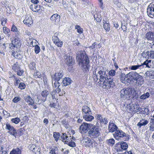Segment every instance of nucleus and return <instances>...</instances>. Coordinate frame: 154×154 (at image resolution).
Listing matches in <instances>:
<instances>
[{"instance_id":"a211bd4d","label":"nucleus","mask_w":154,"mask_h":154,"mask_svg":"<svg viewBox=\"0 0 154 154\" xmlns=\"http://www.w3.org/2000/svg\"><path fill=\"white\" fill-rule=\"evenodd\" d=\"M12 42L13 43L16 48H20L21 45V44L20 40H18L16 38L14 37H12L11 38Z\"/></svg>"},{"instance_id":"49530a36","label":"nucleus","mask_w":154,"mask_h":154,"mask_svg":"<svg viewBox=\"0 0 154 154\" xmlns=\"http://www.w3.org/2000/svg\"><path fill=\"white\" fill-rule=\"evenodd\" d=\"M11 121L12 122L15 123V124H17L20 121V119L19 118L16 117L15 118L12 119Z\"/></svg>"},{"instance_id":"20e7f679","label":"nucleus","mask_w":154,"mask_h":154,"mask_svg":"<svg viewBox=\"0 0 154 154\" xmlns=\"http://www.w3.org/2000/svg\"><path fill=\"white\" fill-rule=\"evenodd\" d=\"M82 142L83 145L86 147H93L97 145V143L94 141H92L90 138L86 137H84Z\"/></svg>"},{"instance_id":"1a4fd4ad","label":"nucleus","mask_w":154,"mask_h":154,"mask_svg":"<svg viewBox=\"0 0 154 154\" xmlns=\"http://www.w3.org/2000/svg\"><path fill=\"white\" fill-rule=\"evenodd\" d=\"M114 137L117 140L121 139V138L126 136V134L119 129L113 134Z\"/></svg>"},{"instance_id":"39448f33","label":"nucleus","mask_w":154,"mask_h":154,"mask_svg":"<svg viewBox=\"0 0 154 154\" xmlns=\"http://www.w3.org/2000/svg\"><path fill=\"white\" fill-rule=\"evenodd\" d=\"M139 74L135 72L131 71L126 75V81L128 83L131 82L133 79L135 80Z\"/></svg>"},{"instance_id":"338daca9","label":"nucleus","mask_w":154,"mask_h":154,"mask_svg":"<svg viewBox=\"0 0 154 154\" xmlns=\"http://www.w3.org/2000/svg\"><path fill=\"white\" fill-rule=\"evenodd\" d=\"M101 123H102L104 125H106L107 124L108 122V121L107 119L106 118H104L103 119H103L100 122Z\"/></svg>"},{"instance_id":"09e8293b","label":"nucleus","mask_w":154,"mask_h":154,"mask_svg":"<svg viewBox=\"0 0 154 154\" xmlns=\"http://www.w3.org/2000/svg\"><path fill=\"white\" fill-rule=\"evenodd\" d=\"M92 78L93 79L94 81V82H97L98 83L99 79H100L98 78H97V75L96 74V72H95V73L93 74V75Z\"/></svg>"},{"instance_id":"e2e57ef3","label":"nucleus","mask_w":154,"mask_h":154,"mask_svg":"<svg viewBox=\"0 0 154 154\" xmlns=\"http://www.w3.org/2000/svg\"><path fill=\"white\" fill-rule=\"evenodd\" d=\"M96 118L100 122L103 119V117L100 114H97L96 116Z\"/></svg>"},{"instance_id":"0eeeda50","label":"nucleus","mask_w":154,"mask_h":154,"mask_svg":"<svg viewBox=\"0 0 154 154\" xmlns=\"http://www.w3.org/2000/svg\"><path fill=\"white\" fill-rule=\"evenodd\" d=\"M106 68L103 67L100 68L98 72V74L100 75V79L98 83H99L100 81H103L104 79H106V78L109 77L106 74Z\"/></svg>"},{"instance_id":"bf43d9fd","label":"nucleus","mask_w":154,"mask_h":154,"mask_svg":"<svg viewBox=\"0 0 154 154\" xmlns=\"http://www.w3.org/2000/svg\"><path fill=\"white\" fill-rule=\"evenodd\" d=\"M16 72H17V75L19 76H21L23 73L24 71L23 70H22L20 68L19 69V70Z\"/></svg>"},{"instance_id":"ea45409f","label":"nucleus","mask_w":154,"mask_h":154,"mask_svg":"<svg viewBox=\"0 0 154 154\" xmlns=\"http://www.w3.org/2000/svg\"><path fill=\"white\" fill-rule=\"evenodd\" d=\"M134 104L132 103H130L127 105V108L128 110H129V112H133V107Z\"/></svg>"},{"instance_id":"864d4df0","label":"nucleus","mask_w":154,"mask_h":154,"mask_svg":"<svg viewBox=\"0 0 154 154\" xmlns=\"http://www.w3.org/2000/svg\"><path fill=\"white\" fill-rule=\"evenodd\" d=\"M108 143L109 145H113L115 143V140L113 139H111L107 140Z\"/></svg>"},{"instance_id":"5fc2aeb1","label":"nucleus","mask_w":154,"mask_h":154,"mask_svg":"<svg viewBox=\"0 0 154 154\" xmlns=\"http://www.w3.org/2000/svg\"><path fill=\"white\" fill-rule=\"evenodd\" d=\"M59 81H56L54 83V85H53V88L54 87L55 88H59L60 86V82H58Z\"/></svg>"},{"instance_id":"5701e85b","label":"nucleus","mask_w":154,"mask_h":154,"mask_svg":"<svg viewBox=\"0 0 154 154\" xmlns=\"http://www.w3.org/2000/svg\"><path fill=\"white\" fill-rule=\"evenodd\" d=\"M151 60H146V61H144L143 63H141V64L142 66V68H143L144 66L145 65L146 66L145 67H148L150 68L151 66Z\"/></svg>"},{"instance_id":"e433bc0d","label":"nucleus","mask_w":154,"mask_h":154,"mask_svg":"<svg viewBox=\"0 0 154 154\" xmlns=\"http://www.w3.org/2000/svg\"><path fill=\"white\" fill-rule=\"evenodd\" d=\"M55 91L60 96H62L63 94H65V91L63 90H61L60 88H56Z\"/></svg>"},{"instance_id":"a878e982","label":"nucleus","mask_w":154,"mask_h":154,"mask_svg":"<svg viewBox=\"0 0 154 154\" xmlns=\"http://www.w3.org/2000/svg\"><path fill=\"white\" fill-rule=\"evenodd\" d=\"M71 82V80L70 78L66 77L63 80V85L66 86L69 85Z\"/></svg>"},{"instance_id":"6ab92c4d","label":"nucleus","mask_w":154,"mask_h":154,"mask_svg":"<svg viewBox=\"0 0 154 154\" xmlns=\"http://www.w3.org/2000/svg\"><path fill=\"white\" fill-rule=\"evenodd\" d=\"M30 8L34 12H39L40 11L41 6L39 5L32 4L30 5Z\"/></svg>"},{"instance_id":"13d9d810","label":"nucleus","mask_w":154,"mask_h":154,"mask_svg":"<svg viewBox=\"0 0 154 154\" xmlns=\"http://www.w3.org/2000/svg\"><path fill=\"white\" fill-rule=\"evenodd\" d=\"M3 30L4 33L5 34H7L10 32V29L7 27H3Z\"/></svg>"},{"instance_id":"2f4dec72","label":"nucleus","mask_w":154,"mask_h":154,"mask_svg":"<svg viewBox=\"0 0 154 154\" xmlns=\"http://www.w3.org/2000/svg\"><path fill=\"white\" fill-rule=\"evenodd\" d=\"M133 112H140L142 109V108L140 107L138 105L134 104V105Z\"/></svg>"},{"instance_id":"69168bd1","label":"nucleus","mask_w":154,"mask_h":154,"mask_svg":"<svg viewBox=\"0 0 154 154\" xmlns=\"http://www.w3.org/2000/svg\"><path fill=\"white\" fill-rule=\"evenodd\" d=\"M20 100L21 98L19 97H15L13 100V101L14 103H17Z\"/></svg>"},{"instance_id":"9d476101","label":"nucleus","mask_w":154,"mask_h":154,"mask_svg":"<svg viewBox=\"0 0 154 154\" xmlns=\"http://www.w3.org/2000/svg\"><path fill=\"white\" fill-rule=\"evenodd\" d=\"M92 124L84 123L82 124L79 127V132L82 134L85 133L87 131L88 129H90V127Z\"/></svg>"},{"instance_id":"0e129e2a","label":"nucleus","mask_w":154,"mask_h":154,"mask_svg":"<svg viewBox=\"0 0 154 154\" xmlns=\"http://www.w3.org/2000/svg\"><path fill=\"white\" fill-rule=\"evenodd\" d=\"M14 77L15 79V81L14 82V85L15 86H17L18 85V84L20 82V80L16 78L15 76H14Z\"/></svg>"},{"instance_id":"f03ea898","label":"nucleus","mask_w":154,"mask_h":154,"mask_svg":"<svg viewBox=\"0 0 154 154\" xmlns=\"http://www.w3.org/2000/svg\"><path fill=\"white\" fill-rule=\"evenodd\" d=\"M88 132L90 137L92 138H95L100 135L101 133L98 126H96L93 124H92Z\"/></svg>"},{"instance_id":"bb28decb","label":"nucleus","mask_w":154,"mask_h":154,"mask_svg":"<svg viewBox=\"0 0 154 154\" xmlns=\"http://www.w3.org/2000/svg\"><path fill=\"white\" fill-rule=\"evenodd\" d=\"M82 111L85 113V115L91 114V112L90 108L87 106H85L83 107Z\"/></svg>"},{"instance_id":"dca6fc26","label":"nucleus","mask_w":154,"mask_h":154,"mask_svg":"<svg viewBox=\"0 0 154 154\" xmlns=\"http://www.w3.org/2000/svg\"><path fill=\"white\" fill-rule=\"evenodd\" d=\"M64 58L65 60V62L67 65L69 66H71L72 65L73 62L72 57H70L66 54L64 56Z\"/></svg>"},{"instance_id":"58836bf2","label":"nucleus","mask_w":154,"mask_h":154,"mask_svg":"<svg viewBox=\"0 0 154 154\" xmlns=\"http://www.w3.org/2000/svg\"><path fill=\"white\" fill-rule=\"evenodd\" d=\"M121 147L122 149L126 150L128 147V145L126 143L122 142L120 143Z\"/></svg>"},{"instance_id":"a19ab883","label":"nucleus","mask_w":154,"mask_h":154,"mask_svg":"<svg viewBox=\"0 0 154 154\" xmlns=\"http://www.w3.org/2000/svg\"><path fill=\"white\" fill-rule=\"evenodd\" d=\"M141 113L143 114L147 115L149 113V110L147 108H142Z\"/></svg>"},{"instance_id":"cd10ccee","label":"nucleus","mask_w":154,"mask_h":154,"mask_svg":"<svg viewBox=\"0 0 154 154\" xmlns=\"http://www.w3.org/2000/svg\"><path fill=\"white\" fill-rule=\"evenodd\" d=\"M91 114H86L83 116V118L86 121H91L94 119V117Z\"/></svg>"},{"instance_id":"423d86ee","label":"nucleus","mask_w":154,"mask_h":154,"mask_svg":"<svg viewBox=\"0 0 154 154\" xmlns=\"http://www.w3.org/2000/svg\"><path fill=\"white\" fill-rule=\"evenodd\" d=\"M48 92L47 90L43 91L41 94L37 97L38 101L37 103L38 104L44 102L46 100V97L48 95Z\"/></svg>"},{"instance_id":"b1692460","label":"nucleus","mask_w":154,"mask_h":154,"mask_svg":"<svg viewBox=\"0 0 154 154\" xmlns=\"http://www.w3.org/2000/svg\"><path fill=\"white\" fill-rule=\"evenodd\" d=\"M24 99L29 105H32L34 104L32 99L29 96H28L25 97Z\"/></svg>"},{"instance_id":"2eb2a0df","label":"nucleus","mask_w":154,"mask_h":154,"mask_svg":"<svg viewBox=\"0 0 154 154\" xmlns=\"http://www.w3.org/2000/svg\"><path fill=\"white\" fill-rule=\"evenodd\" d=\"M135 81H136V85L139 86H140L144 83L143 77L139 74L138 75Z\"/></svg>"},{"instance_id":"4be33fe9","label":"nucleus","mask_w":154,"mask_h":154,"mask_svg":"<svg viewBox=\"0 0 154 154\" xmlns=\"http://www.w3.org/2000/svg\"><path fill=\"white\" fill-rule=\"evenodd\" d=\"M24 23L29 26L33 23V21L31 17H26L23 21Z\"/></svg>"},{"instance_id":"8fccbe9b","label":"nucleus","mask_w":154,"mask_h":154,"mask_svg":"<svg viewBox=\"0 0 154 154\" xmlns=\"http://www.w3.org/2000/svg\"><path fill=\"white\" fill-rule=\"evenodd\" d=\"M150 125L148 131L151 132L154 131V125L152 122H151V121L150 122Z\"/></svg>"},{"instance_id":"680f3d73","label":"nucleus","mask_w":154,"mask_h":154,"mask_svg":"<svg viewBox=\"0 0 154 154\" xmlns=\"http://www.w3.org/2000/svg\"><path fill=\"white\" fill-rule=\"evenodd\" d=\"M40 150L39 147L37 146L35 149V152H34L35 154H40Z\"/></svg>"},{"instance_id":"412c9836","label":"nucleus","mask_w":154,"mask_h":154,"mask_svg":"<svg viewBox=\"0 0 154 154\" xmlns=\"http://www.w3.org/2000/svg\"><path fill=\"white\" fill-rule=\"evenodd\" d=\"M149 121L147 120L142 119L140 120L139 122L137 124V126L139 127V128H140L142 126H145L147 125Z\"/></svg>"},{"instance_id":"774afa93","label":"nucleus","mask_w":154,"mask_h":154,"mask_svg":"<svg viewBox=\"0 0 154 154\" xmlns=\"http://www.w3.org/2000/svg\"><path fill=\"white\" fill-rule=\"evenodd\" d=\"M116 72L114 70L112 69L110 70L109 72V74L110 75L114 76L115 75Z\"/></svg>"},{"instance_id":"7ed1b4c3","label":"nucleus","mask_w":154,"mask_h":154,"mask_svg":"<svg viewBox=\"0 0 154 154\" xmlns=\"http://www.w3.org/2000/svg\"><path fill=\"white\" fill-rule=\"evenodd\" d=\"M100 83L101 86L104 89H109L111 88H113L115 86L114 83L112 79H111L110 76L106 78V79H104L103 81H100Z\"/></svg>"},{"instance_id":"aec40b11","label":"nucleus","mask_w":154,"mask_h":154,"mask_svg":"<svg viewBox=\"0 0 154 154\" xmlns=\"http://www.w3.org/2000/svg\"><path fill=\"white\" fill-rule=\"evenodd\" d=\"M63 75V73L61 71L56 73L54 74V78H53V79L55 81H59L62 78Z\"/></svg>"},{"instance_id":"473e14b6","label":"nucleus","mask_w":154,"mask_h":154,"mask_svg":"<svg viewBox=\"0 0 154 154\" xmlns=\"http://www.w3.org/2000/svg\"><path fill=\"white\" fill-rule=\"evenodd\" d=\"M146 54L147 55L148 57H149L150 58L154 59V51L150 50V51H147L146 52Z\"/></svg>"},{"instance_id":"4d7b16f0","label":"nucleus","mask_w":154,"mask_h":154,"mask_svg":"<svg viewBox=\"0 0 154 154\" xmlns=\"http://www.w3.org/2000/svg\"><path fill=\"white\" fill-rule=\"evenodd\" d=\"M35 52L36 54H38L40 51L39 47L37 45H36L35 47Z\"/></svg>"},{"instance_id":"393cba45","label":"nucleus","mask_w":154,"mask_h":154,"mask_svg":"<svg viewBox=\"0 0 154 154\" xmlns=\"http://www.w3.org/2000/svg\"><path fill=\"white\" fill-rule=\"evenodd\" d=\"M103 26L106 31H109L110 30L109 24L108 21L103 20Z\"/></svg>"},{"instance_id":"79ce46f5","label":"nucleus","mask_w":154,"mask_h":154,"mask_svg":"<svg viewBox=\"0 0 154 154\" xmlns=\"http://www.w3.org/2000/svg\"><path fill=\"white\" fill-rule=\"evenodd\" d=\"M60 136V134L59 133L56 132H54L53 133V136L56 141H57L59 140Z\"/></svg>"},{"instance_id":"de8ad7c7","label":"nucleus","mask_w":154,"mask_h":154,"mask_svg":"<svg viewBox=\"0 0 154 154\" xmlns=\"http://www.w3.org/2000/svg\"><path fill=\"white\" fill-rule=\"evenodd\" d=\"M35 63L34 62H31L29 64V69L31 70L34 69L35 67Z\"/></svg>"},{"instance_id":"f704fd0d","label":"nucleus","mask_w":154,"mask_h":154,"mask_svg":"<svg viewBox=\"0 0 154 154\" xmlns=\"http://www.w3.org/2000/svg\"><path fill=\"white\" fill-rule=\"evenodd\" d=\"M119 77L121 81L123 83H125V78L126 75L124 73H121L119 75Z\"/></svg>"},{"instance_id":"f8f14e48","label":"nucleus","mask_w":154,"mask_h":154,"mask_svg":"<svg viewBox=\"0 0 154 154\" xmlns=\"http://www.w3.org/2000/svg\"><path fill=\"white\" fill-rule=\"evenodd\" d=\"M6 129L9 130V131L8 132L11 134L13 136L16 137L17 136V133L16 129L13 126H11L10 124L7 123L6 124Z\"/></svg>"},{"instance_id":"052dcab7","label":"nucleus","mask_w":154,"mask_h":154,"mask_svg":"<svg viewBox=\"0 0 154 154\" xmlns=\"http://www.w3.org/2000/svg\"><path fill=\"white\" fill-rule=\"evenodd\" d=\"M51 95L53 99H56L57 95L55 91H53L51 93Z\"/></svg>"},{"instance_id":"f257e3e1","label":"nucleus","mask_w":154,"mask_h":154,"mask_svg":"<svg viewBox=\"0 0 154 154\" xmlns=\"http://www.w3.org/2000/svg\"><path fill=\"white\" fill-rule=\"evenodd\" d=\"M76 59L79 65L83 67L86 72H88L90 69V66L88 64L89 62V58L84 52L78 51L77 53Z\"/></svg>"},{"instance_id":"7c9ffc66","label":"nucleus","mask_w":154,"mask_h":154,"mask_svg":"<svg viewBox=\"0 0 154 154\" xmlns=\"http://www.w3.org/2000/svg\"><path fill=\"white\" fill-rule=\"evenodd\" d=\"M50 150L49 152L50 154H58V148L57 147H54L50 148Z\"/></svg>"},{"instance_id":"f3484780","label":"nucleus","mask_w":154,"mask_h":154,"mask_svg":"<svg viewBox=\"0 0 154 154\" xmlns=\"http://www.w3.org/2000/svg\"><path fill=\"white\" fill-rule=\"evenodd\" d=\"M145 38L148 40L154 41V32H149L145 34Z\"/></svg>"},{"instance_id":"c9c22d12","label":"nucleus","mask_w":154,"mask_h":154,"mask_svg":"<svg viewBox=\"0 0 154 154\" xmlns=\"http://www.w3.org/2000/svg\"><path fill=\"white\" fill-rule=\"evenodd\" d=\"M61 138L62 141L65 143V142H67L66 141L69 140L68 137L65 133L62 134V135L61 136Z\"/></svg>"},{"instance_id":"c85d7f7f","label":"nucleus","mask_w":154,"mask_h":154,"mask_svg":"<svg viewBox=\"0 0 154 154\" xmlns=\"http://www.w3.org/2000/svg\"><path fill=\"white\" fill-rule=\"evenodd\" d=\"M12 56L14 57L15 58L20 59L22 58V56L19 53L14 51H12Z\"/></svg>"},{"instance_id":"603ef678","label":"nucleus","mask_w":154,"mask_h":154,"mask_svg":"<svg viewBox=\"0 0 154 154\" xmlns=\"http://www.w3.org/2000/svg\"><path fill=\"white\" fill-rule=\"evenodd\" d=\"M34 76L35 78H41L42 77V75L40 72L38 71H36L34 72Z\"/></svg>"},{"instance_id":"c03bdc74","label":"nucleus","mask_w":154,"mask_h":154,"mask_svg":"<svg viewBox=\"0 0 154 154\" xmlns=\"http://www.w3.org/2000/svg\"><path fill=\"white\" fill-rule=\"evenodd\" d=\"M59 33L58 32L55 33L54 35L52 37L53 40L54 42L56 41H59V39L58 37Z\"/></svg>"},{"instance_id":"3c124183","label":"nucleus","mask_w":154,"mask_h":154,"mask_svg":"<svg viewBox=\"0 0 154 154\" xmlns=\"http://www.w3.org/2000/svg\"><path fill=\"white\" fill-rule=\"evenodd\" d=\"M65 143L67 144L70 147H74L75 146V142L72 141L68 142V141H67V142H65Z\"/></svg>"},{"instance_id":"37998d69","label":"nucleus","mask_w":154,"mask_h":154,"mask_svg":"<svg viewBox=\"0 0 154 154\" xmlns=\"http://www.w3.org/2000/svg\"><path fill=\"white\" fill-rule=\"evenodd\" d=\"M94 19L98 22H100L101 20V18L100 15H99L98 14H96L94 15Z\"/></svg>"},{"instance_id":"9b49d317","label":"nucleus","mask_w":154,"mask_h":154,"mask_svg":"<svg viewBox=\"0 0 154 154\" xmlns=\"http://www.w3.org/2000/svg\"><path fill=\"white\" fill-rule=\"evenodd\" d=\"M148 15L151 18L154 17V4L151 3L149 5L147 8Z\"/></svg>"},{"instance_id":"a18cd8bd","label":"nucleus","mask_w":154,"mask_h":154,"mask_svg":"<svg viewBox=\"0 0 154 154\" xmlns=\"http://www.w3.org/2000/svg\"><path fill=\"white\" fill-rule=\"evenodd\" d=\"M20 68L19 66L18 65L17 63L14 64L12 67V69L15 71H18V70Z\"/></svg>"},{"instance_id":"ddd939ff","label":"nucleus","mask_w":154,"mask_h":154,"mask_svg":"<svg viewBox=\"0 0 154 154\" xmlns=\"http://www.w3.org/2000/svg\"><path fill=\"white\" fill-rule=\"evenodd\" d=\"M50 20L56 25L58 24L60 21V16L57 14L53 15L50 18Z\"/></svg>"},{"instance_id":"6e6d98bb","label":"nucleus","mask_w":154,"mask_h":154,"mask_svg":"<svg viewBox=\"0 0 154 154\" xmlns=\"http://www.w3.org/2000/svg\"><path fill=\"white\" fill-rule=\"evenodd\" d=\"M26 87V85L23 82H20L19 84L18 88L22 90L24 89Z\"/></svg>"},{"instance_id":"c756f323","label":"nucleus","mask_w":154,"mask_h":154,"mask_svg":"<svg viewBox=\"0 0 154 154\" xmlns=\"http://www.w3.org/2000/svg\"><path fill=\"white\" fill-rule=\"evenodd\" d=\"M21 151L20 149L18 148H17L15 149H13L10 152V154H20Z\"/></svg>"},{"instance_id":"4c0bfd02","label":"nucleus","mask_w":154,"mask_h":154,"mask_svg":"<svg viewBox=\"0 0 154 154\" xmlns=\"http://www.w3.org/2000/svg\"><path fill=\"white\" fill-rule=\"evenodd\" d=\"M142 66L141 65L131 66H130V68L131 70H136L138 69H142Z\"/></svg>"},{"instance_id":"4468645a","label":"nucleus","mask_w":154,"mask_h":154,"mask_svg":"<svg viewBox=\"0 0 154 154\" xmlns=\"http://www.w3.org/2000/svg\"><path fill=\"white\" fill-rule=\"evenodd\" d=\"M118 129L117 126L112 122L110 121L109 123L108 130L110 132H115Z\"/></svg>"},{"instance_id":"6e6552de","label":"nucleus","mask_w":154,"mask_h":154,"mask_svg":"<svg viewBox=\"0 0 154 154\" xmlns=\"http://www.w3.org/2000/svg\"><path fill=\"white\" fill-rule=\"evenodd\" d=\"M131 91V90L129 88H123L121 91V98L123 100L127 99Z\"/></svg>"},{"instance_id":"72a5a7b5","label":"nucleus","mask_w":154,"mask_h":154,"mask_svg":"<svg viewBox=\"0 0 154 154\" xmlns=\"http://www.w3.org/2000/svg\"><path fill=\"white\" fill-rule=\"evenodd\" d=\"M150 96V94L149 92H147L146 93H144L143 94L141 95L139 98L141 100H145L146 98H148Z\"/></svg>"}]
</instances>
